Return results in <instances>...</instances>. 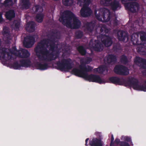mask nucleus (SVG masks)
I'll return each instance as SVG.
<instances>
[{
    "label": "nucleus",
    "mask_w": 146,
    "mask_h": 146,
    "mask_svg": "<svg viewBox=\"0 0 146 146\" xmlns=\"http://www.w3.org/2000/svg\"><path fill=\"white\" fill-rule=\"evenodd\" d=\"M40 61H44L50 62L55 60L54 52L58 50L57 45L55 44V40L50 39H45L39 42L34 49Z\"/></svg>",
    "instance_id": "obj_1"
},
{
    "label": "nucleus",
    "mask_w": 146,
    "mask_h": 146,
    "mask_svg": "<svg viewBox=\"0 0 146 146\" xmlns=\"http://www.w3.org/2000/svg\"><path fill=\"white\" fill-rule=\"evenodd\" d=\"M80 70H77V73L78 74L76 76L82 78L90 82H95L100 84L104 83V81L102 79L100 76L97 75L92 74L89 75L88 72L92 71L93 68L90 66H88V68L84 65H82L80 66Z\"/></svg>",
    "instance_id": "obj_2"
},
{
    "label": "nucleus",
    "mask_w": 146,
    "mask_h": 146,
    "mask_svg": "<svg viewBox=\"0 0 146 146\" xmlns=\"http://www.w3.org/2000/svg\"><path fill=\"white\" fill-rule=\"evenodd\" d=\"M73 13L69 10L64 11L59 18V21L64 26L68 28L73 29V23H71Z\"/></svg>",
    "instance_id": "obj_3"
},
{
    "label": "nucleus",
    "mask_w": 146,
    "mask_h": 146,
    "mask_svg": "<svg viewBox=\"0 0 146 146\" xmlns=\"http://www.w3.org/2000/svg\"><path fill=\"white\" fill-rule=\"evenodd\" d=\"M78 1L80 6L83 5L80 11L81 16L83 17L90 16L92 13L91 9L88 7L91 3L90 0H78Z\"/></svg>",
    "instance_id": "obj_4"
},
{
    "label": "nucleus",
    "mask_w": 146,
    "mask_h": 146,
    "mask_svg": "<svg viewBox=\"0 0 146 146\" xmlns=\"http://www.w3.org/2000/svg\"><path fill=\"white\" fill-rule=\"evenodd\" d=\"M97 11H94L95 15L96 18L100 21L103 19V21L105 22H107L110 19L111 13L110 10L104 8H100L99 10L98 14L97 13Z\"/></svg>",
    "instance_id": "obj_5"
},
{
    "label": "nucleus",
    "mask_w": 146,
    "mask_h": 146,
    "mask_svg": "<svg viewBox=\"0 0 146 146\" xmlns=\"http://www.w3.org/2000/svg\"><path fill=\"white\" fill-rule=\"evenodd\" d=\"M70 60L63 59L61 61H58L56 63V68L62 71H68L72 68Z\"/></svg>",
    "instance_id": "obj_6"
},
{
    "label": "nucleus",
    "mask_w": 146,
    "mask_h": 146,
    "mask_svg": "<svg viewBox=\"0 0 146 146\" xmlns=\"http://www.w3.org/2000/svg\"><path fill=\"white\" fill-rule=\"evenodd\" d=\"M128 86L132 87L135 90L146 92V85L145 84H139L138 80L134 78L128 79Z\"/></svg>",
    "instance_id": "obj_7"
},
{
    "label": "nucleus",
    "mask_w": 146,
    "mask_h": 146,
    "mask_svg": "<svg viewBox=\"0 0 146 146\" xmlns=\"http://www.w3.org/2000/svg\"><path fill=\"white\" fill-rule=\"evenodd\" d=\"M109 83L116 85H124L125 86H128V79L126 78H119L116 76H112L110 77L108 79Z\"/></svg>",
    "instance_id": "obj_8"
},
{
    "label": "nucleus",
    "mask_w": 146,
    "mask_h": 146,
    "mask_svg": "<svg viewBox=\"0 0 146 146\" xmlns=\"http://www.w3.org/2000/svg\"><path fill=\"white\" fill-rule=\"evenodd\" d=\"M114 72L117 74L122 75H127L129 74L128 69L122 65H116L114 69Z\"/></svg>",
    "instance_id": "obj_9"
},
{
    "label": "nucleus",
    "mask_w": 146,
    "mask_h": 146,
    "mask_svg": "<svg viewBox=\"0 0 146 146\" xmlns=\"http://www.w3.org/2000/svg\"><path fill=\"white\" fill-rule=\"evenodd\" d=\"M90 45L95 51L101 52L104 48L103 44L99 40H95L93 41L92 40H90Z\"/></svg>",
    "instance_id": "obj_10"
},
{
    "label": "nucleus",
    "mask_w": 146,
    "mask_h": 146,
    "mask_svg": "<svg viewBox=\"0 0 146 146\" xmlns=\"http://www.w3.org/2000/svg\"><path fill=\"white\" fill-rule=\"evenodd\" d=\"M35 42V38L33 36L29 35L25 37L23 41V45L27 48L31 47Z\"/></svg>",
    "instance_id": "obj_11"
},
{
    "label": "nucleus",
    "mask_w": 146,
    "mask_h": 146,
    "mask_svg": "<svg viewBox=\"0 0 146 146\" xmlns=\"http://www.w3.org/2000/svg\"><path fill=\"white\" fill-rule=\"evenodd\" d=\"M125 7L129 11L133 13L136 12V10H138L139 8V4L136 2L127 3Z\"/></svg>",
    "instance_id": "obj_12"
},
{
    "label": "nucleus",
    "mask_w": 146,
    "mask_h": 146,
    "mask_svg": "<svg viewBox=\"0 0 146 146\" xmlns=\"http://www.w3.org/2000/svg\"><path fill=\"white\" fill-rule=\"evenodd\" d=\"M92 60V58L90 57H86L85 58H83L81 60V64L79 66V69H76L74 68V75H76L78 74V73H77V70H80V66L82 65H85L87 68H88V66H86V64H89L91 62Z\"/></svg>",
    "instance_id": "obj_13"
},
{
    "label": "nucleus",
    "mask_w": 146,
    "mask_h": 146,
    "mask_svg": "<svg viewBox=\"0 0 146 146\" xmlns=\"http://www.w3.org/2000/svg\"><path fill=\"white\" fill-rule=\"evenodd\" d=\"M7 48H0V57L3 59L6 58V60L11 59L12 56L9 52L7 51Z\"/></svg>",
    "instance_id": "obj_14"
},
{
    "label": "nucleus",
    "mask_w": 146,
    "mask_h": 146,
    "mask_svg": "<svg viewBox=\"0 0 146 146\" xmlns=\"http://www.w3.org/2000/svg\"><path fill=\"white\" fill-rule=\"evenodd\" d=\"M17 56L19 58H27L29 57L30 54L27 50L22 48L17 51Z\"/></svg>",
    "instance_id": "obj_15"
},
{
    "label": "nucleus",
    "mask_w": 146,
    "mask_h": 146,
    "mask_svg": "<svg viewBox=\"0 0 146 146\" xmlns=\"http://www.w3.org/2000/svg\"><path fill=\"white\" fill-rule=\"evenodd\" d=\"M100 136V138H93L89 141V145L90 146H102V144L101 139V133H98Z\"/></svg>",
    "instance_id": "obj_16"
},
{
    "label": "nucleus",
    "mask_w": 146,
    "mask_h": 146,
    "mask_svg": "<svg viewBox=\"0 0 146 146\" xmlns=\"http://www.w3.org/2000/svg\"><path fill=\"white\" fill-rule=\"evenodd\" d=\"M117 38L119 41H124L126 39H128V34L124 31H119L117 33Z\"/></svg>",
    "instance_id": "obj_17"
},
{
    "label": "nucleus",
    "mask_w": 146,
    "mask_h": 146,
    "mask_svg": "<svg viewBox=\"0 0 146 146\" xmlns=\"http://www.w3.org/2000/svg\"><path fill=\"white\" fill-rule=\"evenodd\" d=\"M36 24L33 21H29L26 24L25 29L28 32L31 33L34 32L35 30Z\"/></svg>",
    "instance_id": "obj_18"
},
{
    "label": "nucleus",
    "mask_w": 146,
    "mask_h": 146,
    "mask_svg": "<svg viewBox=\"0 0 146 146\" xmlns=\"http://www.w3.org/2000/svg\"><path fill=\"white\" fill-rule=\"evenodd\" d=\"M135 62L139 64L142 68L146 69V59L138 57L136 58Z\"/></svg>",
    "instance_id": "obj_19"
},
{
    "label": "nucleus",
    "mask_w": 146,
    "mask_h": 146,
    "mask_svg": "<svg viewBox=\"0 0 146 146\" xmlns=\"http://www.w3.org/2000/svg\"><path fill=\"white\" fill-rule=\"evenodd\" d=\"M35 66L37 69L40 70H45L49 67L48 64L46 62H43V63L37 62Z\"/></svg>",
    "instance_id": "obj_20"
},
{
    "label": "nucleus",
    "mask_w": 146,
    "mask_h": 146,
    "mask_svg": "<svg viewBox=\"0 0 146 146\" xmlns=\"http://www.w3.org/2000/svg\"><path fill=\"white\" fill-rule=\"evenodd\" d=\"M109 6L111 7V9L113 11H117L121 8V5L119 2L116 0L112 1Z\"/></svg>",
    "instance_id": "obj_21"
},
{
    "label": "nucleus",
    "mask_w": 146,
    "mask_h": 146,
    "mask_svg": "<svg viewBox=\"0 0 146 146\" xmlns=\"http://www.w3.org/2000/svg\"><path fill=\"white\" fill-rule=\"evenodd\" d=\"M16 16L15 11L13 9H10L6 12L5 16L6 18L9 21H11Z\"/></svg>",
    "instance_id": "obj_22"
},
{
    "label": "nucleus",
    "mask_w": 146,
    "mask_h": 146,
    "mask_svg": "<svg viewBox=\"0 0 146 146\" xmlns=\"http://www.w3.org/2000/svg\"><path fill=\"white\" fill-rule=\"evenodd\" d=\"M84 27L87 31L92 33L94 28L95 24L92 22H87L84 24Z\"/></svg>",
    "instance_id": "obj_23"
},
{
    "label": "nucleus",
    "mask_w": 146,
    "mask_h": 146,
    "mask_svg": "<svg viewBox=\"0 0 146 146\" xmlns=\"http://www.w3.org/2000/svg\"><path fill=\"white\" fill-rule=\"evenodd\" d=\"M102 42L105 46L107 47L110 46L113 43L111 38L109 36H106L102 40Z\"/></svg>",
    "instance_id": "obj_24"
},
{
    "label": "nucleus",
    "mask_w": 146,
    "mask_h": 146,
    "mask_svg": "<svg viewBox=\"0 0 146 146\" xmlns=\"http://www.w3.org/2000/svg\"><path fill=\"white\" fill-rule=\"evenodd\" d=\"M116 56L113 54H109L107 58L106 62L108 64L114 63L116 62Z\"/></svg>",
    "instance_id": "obj_25"
},
{
    "label": "nucleus",
    "mask_w": 146,
    "mask_h": 146,
    "mask_svg": "<svg viewBox=\"0 0 146 146\" xmlns=\"http://www.w3.org/2000/svg\"><path fill=\"white\" fill-rule=\"evenodd\" d=\"M74 29H79L81 27V21L78 19L74 14Z\"/></svg>",
    "instance_id": "obj_26"
},
{
    "label": "nucleus",
    "mask_w": 146,
    "mask_h": 146,
    "mask_svg": "<svg viewBox=\"0 0 146 146\" xmlns=\"http://www.w3.org/2000/svg\"><path fill=\"white\" fill-rule=\"evenodd\" d=\"M139 35L137 33H133L131 36V41L134 45H138L139 43Z\"/></svg>",
    "instance_id": "obj_27"
},
{
    "label": "nucleus",
    "mask_w": 146,
    "mask_h": 146,
    "mask_svg": "<svg viewBox=\"0 0 146 146\" xmlns=\"http://www.w3.org/2000/svg\"><path fill=\"white\" fill-rule=\"evenodd\" d=\"M21 67L28 68L31 66V62L29 59H22L20 61Z\"/></svg>",
    "instance_id": "obj_28"
},
{
    "label": "nucleus",
    "mask_w": 146,
    "mask_h": 146,
    "mask_svg": "<svg viewBox=\"0 0 146 146\" xmlns=\"http://www.w3.org/2000/svg\"><path fill=\"white\" fill-rule=\"evenodd\" d=\"M17 0H5L3 3V5L5 7L8 6H12L15 3Z\"/></svg>",
    "instance_id": "obj_29"
},
{
    "label": "nucleus",
    "mask_w": 146,
    "mask_h": 146,
    "mask_svg": "<svg viewBox=\"0 0 146 146\" xmlns=\"http://www.w3.org/2000/svg\"><path fill=\"white\" fill-rule=\"evenodd\" d=\"M22 5L25 9H27L29 8L30 3L29 0H22Z\"/></svg>",
    "instance_id": "obj_30"
},
{
    "label": "nucleus",
    "mask_w": 146,
    "mask_h": 146,
    "mask_svg": "<svg viewBox=\"0 0 146 146\" xmlns=\"http://www.w3.org/2000/svg\"><path fill=\"white\" fill-rule=\"evenodd\" d=\"M77 50L82 56H84L86 53V50L82 46H79L77 48Z\"/></svg>",
    "instance_id": "obj_31"
},
{
    "label": "nucleus",
    "mask_w": 146,
    "mask_h": 146,
    "mask_svg": "<svg viewBox=\"0 0 146 146\" xmlns=\"http://www.w3.org/2000/svg\"><path fill=\"white\" fill-rule=\"evenodd\" d=\"M44 17V15L43 13H38L36 16V21L38 23H41L43 20Z\"/></svg>",
    "instance_id": "obj_32"
},
{
    "label": "nucleus",
    "mask_w": 146,
    "mask_h": 146,
    "mask_svg": "<svg viewBox=\"0 0 146 146\" xmlns=\"http://www.w3.org/2000/svg\"><path fill=\"white\" fill-rule=\"evenodd\" d=\"M112 0H101V4L105 6H109Z\"/></svg>",
    "instance_id": "obj_33"
},
{
    "label": "nucleus",
    "mask_w": 146,
    "mask_h": 146,
    "mask_svg": "<svg viewBox=\"0 0 146 146\" xmlns=\"http://www.w3.org/2000/svg\"><path fill=\"white\" fill-rule=\"evenodd\" d=\"M63 4L66 6H70L73 4V0H62Z\"/></svg>",
    "instance_id": "obj_34"
},
{
    "label": "nucleus",
    "mask_w": 146,
    "mask_h": 146,
    "mask_svg": "<svg viewBox=\"0 0 146 146\" xmlns=\"http://www.w3.org/2000/svg\"><path fill=\"white\" fill-rule=\"evenodd\" d=\"M34 7L35 9V13H41L43 11L42 7L41 6L39 5H36Z\"/></svg>",
    "instance_id": "obj_35"
},
{
    "label": "nucleus",
    "mask_w": 146,
    "mask_h": 146,
    "mask_svg": "<svg viewBox=\"0 0 146 146\" xmlns=\"http://www.w3.org/2000/svg\"><path fill=\"white\" fill-rule=\"evenodd\" d=\"M3 36H6L7 39H9L10 37L9 32L8 29L7 28H4L2 33Z\"/></svg>",
    "instance_id": "obj_36"
},
{
    "label": "nucleus",
    "mask_w": 146,
    "mask_h": 146,
    "mask_svg": "<svg viewBox=\"0 0 146 146\" xmlns=\"http://www.w3.org/2000/svg\"><path fill=\"white\" fill-rule=\"evenodd\" d=\"M101 33H108L109 31L108 29L107 28V26L105 25H102L100 30Z\"/></svg>",
    "instance_id": "obj_37"
},
{
    "label": "nucleus",
    "mask_w": 146,
    "mask_h": 146,
    "mask_svg": "<svg viewBox=\"0 0 146 146\" xmlns=\"http://www.w3.org/2000/svg\"><path fill=\"white\" fill-rule=\"evenodd\" d=\"M95 71L99 73H102L105 70V67L104 66H102L98 68H95Z\"/></svg>",
    "instance_id": "obj_38"
},
{
    "label": "nucleus",
    "mask_w": 146,
    "mask_h": 146,
    "mask_svg": "<svg viewBox=\"0 0 146 146\" xmlns=\"http://www.w3.org/2000/svg\"><path fill=\"white\" fill-rule=\"evenodd\" d=\"M76 37L77 38L80 39L82 38L83 36V33L81 31H78L75 32Z\"/></svg>",
    "instance_id": "obj_39"
},
{
    "label": "nucleus",
    "mask_w": 146,
    "mask_h": 146,
    "mask_svg": "<svg viewBox=\"0 0 146 146\" xmlns=\"http://www.w3.org/2000/svg\"><path fill=\"white\" fill-rule=\"evenodd\" d=\"M13 25L15 29H19L20 26V23L18 21L15 20L13 22Z\"/></svg>",
    "instance_id": "obj_40"
},
{
    "label": "nucleus",
    "mask_w": 146,
    "mask_h": 146,
    "mask_svg": "<svg viewBox=\"0 0 146 146\" xmlns=\"http://www.w3.org/2000/svg\"><path fill=\"white\" fill-rule=\"evenodd\" d=\"M13 66L15 69H19L21 66V64H19L17 62H15L13 64Z\"/></svg>",
    "instance_id": "obj_41"
},
{
    "label": "nucleus",
    "mask_w": 146,
    "mask_h": 146,
    "mask_svg": "<svg viewBox=\"0 0 146 146\" xmlns=\"http://www.w3.org/2000/svg\"><path fill=\"white\" fill-rule=\"evenodd\" d=\"M140 38L142 42H146V33H142L140 35Z\"/></svg>",
    "instance_id": "obj_42"
},
{
    "label": "nucleus",
    "mask_w": 146,
    "mask_h": 146,
    "mask_svg": "<svg viewBox=\"0 0 146 146\" xmlns=\"http://www.w3.org/2000/svg\"><path fill=\"white\" fill-rule=\"evenodd\" d=\"M111 24H112L114 26H117L118 25V20L117 18L115 17L114 19L111 20L110 22Z\"/></svg>",
    "instance_id": "obj_43"
},
{
    "label": "nucleus",
    "mask_w": 146,
    "mask_h": 146,
    "mask_svg": "<svg viewBox=\"0 0 146 146\" xmlns=\"http://www.w3.org/2000/svg\"><path fill=\"white\" fill-rule=\"evenodd\" d=\"M121 60V61L124 64H126L128 62V59L126 56L125 55L122 56Z\"/></svg>",
    "instance_id": "obj_44"
},
{
    "label": "nucleus",
    "mask_w": 146,
    "mask_h": 146,
    "mask_svg": "<svg viewBox=\"0 0 146 146\" xmlns=\"http://www.w3.org/2000/svg\"><path fill=\"white\" fill-rule=\"evenodd\" d=\"M137 50L138 52L141 54L142 52H144L145 48L143 47L139 46L137 48Z\"/></svg>",
    "instance_id": "obj_45"
},
{
    "label": "nucleus",
    "mask_w": 146,
    "mask_h": 146,
    "mask_svg": "<svg viewBox=\"0 0 146 146\" xmlns=\"http://www.w3.org/2000/svg\"><path fill=\"white\" fill-rule=\"evenodd\" d=\"M113 48L114 50L117 51L120 50L121 46L119 44H115L114 45Z\"/></svg>",
    "instance_id": "obj_46"
},
{
    "label": "nucleus",
    "mask_w": 146,
    "mask_h": 146,
    "mask_svg": "<svg viewBox=\"0 0 146 146\" xmlns=\"http://www.w3.org/2000/svg\"><path fill=\"white\" fill-rule=\"evenodd\" d=\"M70 52V50L69 49L66 50L64 51L62 56H63L66 57L69 55Z\"/></svg>",
    "instance_id": "obj_47"
},
{
    "label": "nucleus",
    "mask_w": 146,
    "mask_h": 146,
    "mask_svg": "<svg viewBox=\"0 0 146 146\" xmlns=\"http://www.w3.org/2000/svg\"><path fill=\"white\" fill-rule=\"evenodd\" d=\"M122 138L123 139L126 141L127 142H131V138L129 137L128 136H123L122 137Z\"/></svg>",
    "instance_id": "obj_48"
},
{
    "label": "nucleus",
    "mask_w": 146,
    "mask_h": 146,
    "mask_svg": "<svg viewBox=\"0 0 146 146\" xmlns=\"http://www.w3.org/2000/svg\"><path fill=\"white\" fill-rule=\"evenodd\" d=\"M119 145L120 146H130L128 143L125 141L121 142Z\"/></svg>",
    "instance_id": "obj_49"
},
{
    "label": "nucleus",
    "mask_w": 146,
    "mask_h": 146,
    "mask_svg": "<svg viewBox=\"0 0 146 146\" xmlns=\"http://www.w3.org/2000/svg\"><path fill=\"white\" fill-rule=\"evenodd\" d=\"M12 50H13L14 52H15V51L16 52H15V54L17 56V54H16V53L17 52V51L18 50H17V48H16V47L15 46H13L12 48Z\"/></svg>",
    "instance_id": "obj_50"
},
{
    "label": "nucleus",
    "mask_w": 146,
    "mask_h": 146,
    "mask_svg": "<svg viewBox=\"0 0 146 146\" xmlns=\"http://www.w3.org/2000/svg\"><path fill=\"white\" fill-rule=\"evenodd\" d=\"M121 142V141H120V140L118 139H116L115 141V143L117 144L119 143L120 144Z\"/></svg>",
    "instance_id": "obj_51"
},
{
    "label": "nucleus",
    "mask_w": 146,
    "mask_h": 146,
    "mask_svg": "<svg viewBox=\"0 0 146 146\" xmlns=\"http://www.w3.org/2000/svg\"><path fill=\"white\" fill-rule=\"evenodd\" d=\"M114 140V138L113 137V135H111V144L112 143H113V142Z\"/></svg>",
    "instance_id": "obj_52"
},
{
    "label": "nucleus",
    "mask_w": 146,
    "mask_h": 146,
    "mask_svg": "<svg viewBox=\"0 0 146 146\" xmlns=\"http://www.w3.org/2000/svg\"><path fill=\"white\" fill-rule=\"evenodd\" d=\"M89 139L88 138H87L86 139V140H85V142H86V143H85V145L86 146H88V144H87V143H88V141Z\"/></svg>",
    "instance_id": "obj_53"
},
{
    "label": "nucleus",
    "mask_w": 146,
    "mask_h": 146,
    "mask_svg": "<svg viewBox=\"0 0 146 146\" xmlns=\"http://www.w3.org/2000/svg\"><path fill=\"white\" fill-rule=\"evenodd\" d=\"M3 21V19L1 14L0 13V23L2 22Z\"/></svg>",
    "instance_id": "obj_54"
},
{
    "label": "nucleus",
    "mask_w": 146,
    "mask_h": 146,
    "mask_svg": "<svg viewBox=\"0 0 146 146\" xmlns=\"http://www.w3.org/2000/svg\"><path fill=\"white\" fill-rule=\"evenodd\" d=\"M121 1L122 3H124L125 2L129 1V0H121Z\"/></svg>",
    "instance_id": "obj_55"
},
{
    "label": "nucleus",
    "mask_w": 146,
    "mask_h": 146,
    "mask_svg": "<svg viewBox=\"0 0 146 146\" xmlns=\"http://www.w3.org/2000/svg\"><path fill=\"white\" fill-rule=\"evenodd\" d=\"M113 143H111V142H110V146H113Z\"/></svg>",
    "instance_id": "obj_56"
},
{
    "label": "nucleus",
    "mask_w": 146,
    "mask_h": 146,
    "mask_svg": "<svg viewBox=\"0 0 146 146\" xmlns=\"http://www.w3.org/2000/svg\"><path fill=\"white\" fill-rule=\"evenodd\" d=\"M129 0V1H136L137 0Z\"/></svg>",
    "instance_id": "obj_57"
},
{
    "label": "nucleus",
    "mask_w": 146,
    "mask_h": 146,
    "mask_svg": "<svg viewBox=\"0 0 146 146\" xmlns=\"http://www.w3.org/2000/svg\"><path fill=\"white\" fill-rule=\"evenodd\" d=\"M71 73L73 74V69L72 70Z\"/></svg>",
    "instance_id": "obj_58"
},
{
    "label": "nucleus",
    "mask_w": 146,
    "mask_h": 146,
    "mask_svg": "<svg viewBox=\"0 0 146 146\" xmlns=\"http://www.w3.org/2000/svg\"><path fill=\"white\" fill-rule=\"evenodd\" d=\"M54 0V1H58L59 0Z\"/></svg>",
    "instance_id": "obj_59"
},
{
    "label": "nucleus",
    "mask_w": 146,
    "mask_h": 146,
    "mask_svg": "<svg viewBox=\"0 0 146 146\" xmlns=\"http://www.w3.org/2000/svg\"><path fill=\"white\" fill-rule=\"evenodd\" d=\"M72 18H73V17H72ZM71 21H72V20H71Z\"/></svg>",
    "instance_id": "obj_60"
},
{
    "label": "nucleus",
    "mask_w": 146,
    "mask_h": 146,
    "mask_svg": "<svg viewBox=\"0 0 146 146\" xmlns=\"http://www.w3.org/2000/svg\"><path fill=\"white\" fill-rule=\"evenodd\" d=\"M74 61H75V60H73L74 62Z\"/></svg>",
    "instance_id": "obj_61"
},
{
    "label": "nucleus",
    "mask_w": 146,
    "mask_h": 146,
    "mask_svg": "<svg viewBox=\"0 0 146 146\" xmlns=\"http://www.w3.org/2000/svg\"><path fill=\"white\" fill-rule=\"evenodd\" d=\"M145 83H146V82H145Z\"/></svg>",
    "instance_id": "obj_62"
}]
</instances>
